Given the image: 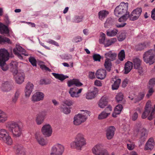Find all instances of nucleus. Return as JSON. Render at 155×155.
Listing matches in <instances>:
<instances>
[{
  "mask_svg": "<svg viewBox=\"0 0 155 155\" xmlns=\"http://www.w3.org/2000/svg\"><path fill=\"white\" fill-rule=\"evenodd\" d=\"M128 7V3L123 2L116 8L114 10V13L116 16L119 17L123 14L126 13L119 19V21L123 23L121 24H117L116 26L117 27H123L126 25V24L124 22L127 20L129 16V12H127Z\"/></svg>",
  "mask_w": 155,
  "mask_h": 155,
  "instance_id": "obj_1",
  "label": "nucleus"
},
{
  "mask_svg": "<svg viewBox=\"0 0 155 155\" xmlns=\"http://www.w3.org/2000/svg\"><path fill=\"white\" fill-rule=\"evenodd\" d=\"M86 144V140L84 135L79 133L76 135L75 140L70 143L71 147L78 150H81L82 148Z\"/></svg>",
  "mask_w": 155,
  "mask_h": 155,
  "instance_id": "obj_2",
  "label": "nucleus"
},
{
  "mask_svg": "<svg viewBox=\"0 0 155 155\" xmlns=\"http://www.w3.org/2000/svg\"><path fill=\"white\" fill-rule=\"evenodd\" d=\"M5 127L10 132H12L14 137H18L22 134L21 127L16 122H8L6 124Z\"/></svg>",
  "mask_w": 155,
  "mask_h": 155,
  "instance_id": "obj_3",
  "label": "nucleus"
},
{
  "mask_svg": "<svg viewBox=\"0 0 155 155\" xmlns=\"http://www.w3.org/2000/svg\"><path fill=\"white\" fill-rule=\"evenodd\" d=\"M81 111L84 112V113L76 115L74 117L73 123L75 125H80L85 122L87 119L88 115L90 113L89 111L86 110H81Z\"/></svg>",
  "mask_w": 155,
  "mask_h": 155,
  "instance_id": "obj_4",
  "label": "nucleus"
},
{
  "mask_svg": "<svg viewBox=\"0 0 155 155\" xmlns=\"http://www.w3.org/2000/svg\"><path fill=\"white\" fill-rule=\"evenodd\" d=\"M9 54L7 50L4 49H0V66L4 71H6L8 68L5 62L9 58Z\"/></svg>",
  "mask_w": 155,
  "mask_h": 155,
  "instance_id": "obj_5",
  "label": "nucleus"
},
{
  "mask_svg": "<svg viewBox=\"0 0 155 155\" xmlns=\"http://www.w3.org/2000/svg\"><path fill=\"white\" fill-rule=\"evenodd\" d=\"M154 106V108L151 107V102L150 101H148L147 102L145 108V111L142 115L143 119L146 118L148 116H149L148 117V119L150 120L152 119L154 114L155 105Z\"/></svg>",
  "mask_w": 155,
  "mask_h": 155,
  "instance_id": "obj_6",
  "label": "nucleus"
},
{
  "mask_svg": "<svg viewBox=\"0 0 155 155\" xmlns=\"http://www.w3.org/2000/svg\"><path fill=\"white\" fill-rule=\"evenodd\" d=\"M92 153L95 155H109L107 151L103 148V145L101 143H98L92 148Z\"/></svg>",
  "mask_w": 155,
  "mask_h": 155,
  "instance_id": "obj_7",
  "label": "nucleus"
},
{
  "mask_svg": "<svg viewBox=\"0 0 155 155\" xmlns=\"http://www.w3.org/2000/svg\"><path fill=\"white\" fill-rule=\"evenodd\" d=\"M143 59L147 64H153L155 62L153 51L150 50L145 52L143 55Z\"/></svg>",
  "mask_w": 155,
  "mask_h": 155,
  "instance_id": "obj_8",
  "label": "nucleus"
},
{
  "mask_svg": "<svg viewBox=\"0 0 155 155\" xmlns=\"http://www.w3.org/2000/svg\"><path fill=\"white\" fill-rule=\"evenodd\" d=\"M64 150V146L59 143H56L51 148L50 155H62Z\"/></svg>",
  "mask_w": 155,
  "mask_h": 155,
  "instance_id": "obj_9",
  "label": "nucleus"
},
{
  "mask_svg": "<svg viewBox=\"0 0 155 155\" xmlns=\"http://www.w3.org/2000/svg\"><path fill=\"white\" fill-rule=\"evenodd\" d=\"M34 136L36 141L41 146H46L48 144L47 140L42 135L40 132H36Z\"/></svg>",
  "mask_w": 155,
  "mask_h": 155,
  "instance_id": "obj_10",
  "label": "nucleus"
},
{
  "mask_svg": "<svg viewBox=\"0 0 155 155\" xmlns=\"http://www.w3.org/2000/svg\"><path fill=\"white\" fill-rule=\"evenodd\" d=\"M13 52L20 59H22V55H28L25 50L18 45H16L15 48L13 50Z\"/></svg>",
  "mask_w": 155,
  "mask_h": 155,
  "instance_id": "obj_11",
  "label": "nucleus"
},
{
  "mask_svg": "<svg viewBox=\"0 0 155 155\" xmlns=\"http://www.w3.org/2000/svg\"><path fill=\"white\" fill-rule=\"evenodd\" d=\"M41 132L45 137H48L51 135L52 129L50 124H46L42 127L41 129Z\"/></svg>",
  "mask_w": 155,
  "mask_h": 155,
  "instance_id": "obj_12",
  "label": "nucleus"
},
{
  "mask_svg": "<svg viewBox=\"0 0 155 155\" xmlns=\"http://www.w3.org/2000/svg\"><path fill=\"white\" fill-rule=\"evenodd\" d=\"M82 88L79 89L77 87H71L69 90V93L72 97L77 98L80 95Z\"/></svg>",
  "mask_w": 155,
  "mask_h": 155,
  "instance_id": "obj_13",
  "label": "nucleus"
},
{
  "mask_svg": "<svg viewBox=\"0 0 155 155\" xmlns=\"http://www.w3.org/2000/svg\"><path fill=\"white\" fill-rule=\"evenodd\" d=\"M14 78L15 81L18 84H21L24 81V74L22 72L15 71L14 72Z\"/></svg>",
  "mask_w": 155,
  "mask_h": 155,
  "instance_id": "obj_14",
  "label": "nucleus"
},
{
  "mask_svg": "<svg viewBox=\"0 0 155 155\" xmlns=\"http://www.w3.org/2000/svg\"><path fill=\"white\" fill-rule=\"evenodd\" d=\"M34 87L33 84L28 82L26 84L25 89V96L26 97H28L32 92Z\"/></svg>",
  "mask_w": 155,
  "mask_h": 155,
  "instance_id": "obj_15",
  "label": "nucleus"
},
{
  "mask_svg": "<svg viewBox=\"0 0 155 155\" xmlns=\"http://www.w3.org/2000/svg\"><path fill=\"white\" fill-rule=\"evenodd\" d=\"M98 92V89L97 88H94L92 91H89L85 94L86 99L91 100L94 98L97 95Z\"/></svg>",
  "mask_w": 155,
  "mask_h": 155,
  "instance_id": "obj_16",
  "label": "nucleus"
},
{
  "mask_svg": "<svg viewBox=\"0 0 155 155\" xmlns=\"http://www.w3.org/2000/svg\"><path fill=\"white\" fill-rule=\"evenodd\" d=\"M44 97V94L42 92H37L32 96L31 100L33 102H38L43 100Z\"/></svg>",
  "mask_w": 155,
  "mask_h": 155,
  "instance_id": "obj_17",
  "label": "nucleus"
},
{
  "mask_svg": "<svg viewBox=\"0 0 155 155\" xmlns=\"http://www.w3.org/2000/svg\"><path fill=\"white\" fill-rule=\"evenodd\" d=\"M112 84V88L113 90H117L119 87V85L121 82V80L115 77L112 78L110 81Z\"/></svg>",
  "mask_w": 155,
  "mask_h": 155,
  "instance_id": "obj_18",
  "label": "nucleus"
},
{
  "mask_svg": "<svg viewBox=\"0 0 155 155\" xmlns=\"http://www.w3.org/2000/svg\"><path fill=\"white\" fill-rule=\"evenodd\" d=\"M14 149L17 155H25V152L24 148L21 145L17 144L14 147Z\"/></svg>",
  "mask_w": 155,
  "mask_h": 155,
  "instance_id": "obj_19",
  "label": "nucleus"
},
{
  "mask_svg": "<svg viewBox=\"0 0 155 155\" xmlns=\"http://www.w3.org/2000/svg\"><path fill=\"white\" fill-rule=\"evenodd\" d=\"M1 88L2 91L4 92H8L12 89L11 83L8 81H3L2 82Z\"/></svg>",
  "mask_w": 155,
  "mask_h": 155,
  "instance_id": "obj_20",
  "label": "nucleus"
},
{
  "mask_svg": "<svg viewBox=\"0 0 155 155\" xmlns=\"http://www.w3.org/2000/svg\"><path fill=\"white\" fill-rule=\"evenodd\" d=\"M106 75V72L105 70L103 69H99L95 73L96 77L101 80L104 79Z\"/></svg>",
  "mask_w": 155,
  "mask_h": 155,
  "instance_id": "obj_21",
  "label": "nucleus"
},
{
  "mask_svg": "<svg viewBox=\"0 0 155 155\" xmlns=\"http://www.w3.org/2000/svg\"><path fill=\"white\" fill-rule=\"evenodd\" d=\"M108 101V97L106 96H103L98 102L99 107L102 108H104L107 105Z\"/></svg>",
  "mask_w": 155,
  "mask_h": 155,
  "instance_id": "obj_22",
  "label": "nucleus"
},
{
  "mask_svg": "<svg viewBox=\"0 0 155 155\" xmlns=\"http://www.w3.org/2000/svg\"><path fill=\"white\" fill-rule=\"evenodd\" d=\"M115 130V128L114 126L110 127L107 130L106 136L108 140L111 139L114 135V132Z\"/></svg>",
  "mask_w": 155,
  "mask_h": 155,
  "instance_id": "obj_23",
  "label": "nucleus"
},
{
  "mask_svg": "<svg viewBox=\"0 0 155 155\" xmlns=\"http://www.w3.org/2000/svg\"><path fill=\"white\" fill-rule=\"evenodd\" d=\"M154 145V140L152 138H150L146 143L144 149L145 150H152Z\"/></svg>",
  "mask_w": 155,
  "mask_h": 155,
  "instance_id": "obj_24",
  "label": "nucleus"
},
{
  "mask_svg": "<svg viewBox=\"0 0 155 155\" xmlns=\"http://www.w3.org/2000/svg\"><path fill=\"white\" fill-rule=\"evenodd\" d=\"M132 61L134 68L138 70L141 68V60L138 58H133Z\"/></svg>",
  "mask_w": 155,
  "mask_h": 155,
  "instance_id": "obj_25",
  "label": "nucleus"
},
{
  "mask_svg": "<svg viewBox=\"0 0 155 155\" xmlns=\"http://www.w3.org/2000/svg\"><path fill=\"white\" fill-rule=\"evenodd\" d=\"M8 115L5 112L0 109V123H3L7 120Z\"/></svg>",
  "mask_w": 155,
  "mask_h": 155,
  "instance_id": "obj_26",
  "label": "nucleus"
},
{
  "mask_svg": "<svg viewBox=\"0 0 155 155\" xmlns=\"http://www.w3.org/2000/svg\"><path fill=\"white\" fill-rule=\"evenodd\" d=\"M133 67L132 62L129 61L126 62L124 66L125 73L127 74L129 73L132 69Z\"/></svg>",
  "mask_w": 155,
  "mask_h": 155,
  "instance_id": "obj_27",
  "label": "nucleus"
},
{
  "mask_svg": "<svg viewBox=\"0 0 155 155\" xmlns=\"http://www.w3.org/2000/svg\"><path fill=\"white\" fill-rule=\"evenodd\" d=\"M123 109V107L121 104L117 105L114 109V111L113 113L112 116L114 117H117V115L120 114Z\"/></svg>",
  "mask_w": 155,
  "mask_h": 155,
  "instance_id": "obj_28",
  "label": "nucleus"
},
{
  "mask_svg": "<svg viewBox=\"0 0 155 155\" xmlns=\"http://www.w3.org/2000/svg\"><path fill=\"white\" fill-rule=\"evenodd\" d=\"M109 14V12L106 10H101L98 13L99 18L101 20H103Z\"/></svg>",
  "mask_w": 155,
  "mask_h": 155,
  "instance_id": "obj_29",
  "label": "nucleus"
},
{
  "mask_svg": "<svg viewBox=\"0 0 155 155\" xmlns=\"http://www.w3.org/2000/svg\"><path fill=\"white\" fill-rule=\"evenodd\" d=\"M68 84L69 87L73 85H75L77 86H81L82 85V84L80 83L78 80L76 79H73L68 81Z\"/></svg>",
  "mask_w": 155,
  "mask_h": 155,
  "instance_id": "obj_30",
  "label": "nucleus"
},
{
  "mask_svg": "<svg viewBox=\"0 0 155 155\" xmlns=\"http://www.w3.org/2000/svg\"><path fill=\"white\" fill-rule=\"evenodd\" d=\"M4 143L8 146H11L13 143V141L10 134L2 140Z\"/></svg>",
  "mask_w": 155,
  "mask_h": 155,
  "instance_id": "obj_31",
  "label": "nucleus"
},
{
  "mask_svg": "<svg viewBox=\"0 0 155 155\" xmlns=\"http://www.w3.org/2000/svg\"><path fill=\"white\" fill-rule=\"evenodd\" d=\"M9 134V132L7 130L4 128L0 129V140H2Z\"/></svg>",
  "mask_w": 155,
  "mask_h": 155,
  "instance_id": "obj_32",
  "label": "nucleus"
},
{
  "mask_svg": "<svg viewBox=\"0 0 155 155\" xmlns=\"http://www.w3.org/2000/svg\"><path fill=\"white\" fill-rule=\"evenodd\" d=\"M104 55L106 58H109L112 61L115 60L117 56V54L111 51H110L108 52L105 53Z\"/></svg>",
  "mask_w": 155,
  "mask_h": 155,
  "instance_id": "obj_33",
  "label": "nucleus"
},
{
  "mask_svg": "<svg viewBox=\"0 0 155 155\" xmlns=\"http://www.w3.org/2000/svg\"><path fill=\"white\" fill-rule=\"evenodd\" d=\"M0 33L2 34H8L9 30L7 26L0 22Z\"/></svg>",
  "mask_w": 155,
  "mask_h": 155,
  "instance_id": "obj_34",
  "label": "nucleus"
},
{
  "mask_svg": "<svg viewBox=\"0 0 155 155\" xmlns=\"http://www.w3.org/2000/svg\"><path fill=\"white\" fill-rule=\"evenodd\" d=\"M111 66L110 60L109 58H106L104 63V66L105 68L108 71H110V70Z\"/></svg>",
  "mask_w": 155,
  "mask_h": 155,
  "instance_id": "obj_35",
  "label": "nucleus"
},
{
  "mask_svg": "<svg viewBox=\"0 0 155 155\" xmlns=\"http://www.w3.org/2000/svg\"><path fill=\"white\" fill-rule=\"evenodd\" d=\"M52 74L55 78L61 81H63L65 79L68 78V76L64 75L63 74H61L55 73H53Z\"/></svg>",
  "mask_w": 155,
  "mask_h": 155,
  "instance_id": "obj_36",
  "label": "nucleus"
},
{
  "mask_svg": "<svg viewBox=\"0 0 155 155\" xmlns=\"http://www.w3.org/2000/svg\"><path fill=\"white\" fill-rule=\"evenodd\" d=\"M110 114V112H106L105 111L101 112L98 115V118L102 120L106 118Z\"/></svg>",
  "mask_w": 155,
  "mask_h": 155,
  "instance_id": "obj_37",
  "label": "nucleus"
},
{
  "mask_svg": "<svg viewBox=\"0 0 155 155\" xmlns=\"http://www.w3.org/2000/svg\"><path fill=\"white\" fill-rule=\"evenodd\" d=\"M10 44L11 41L8 38L0 35V44H2L5 43Z\"/></svg>",
  "mask_w": 155,
  "mask_h": 155,
  "instance_id": "obj_38",
  "label": "nucleus"
},
{
  "mask_svg": "<svg viewBox=\"0 0 155 155\" xmlns=\"http://www.w3.org/2000/svg\"><path fill=\"white\" fill-rule=\"evenodd\" d=\"M118 31V30L117 29H114L110 31H107L106 34L107 36L112 37L115 36Z\"/></svg>",
  "mask_w": 155,
  "mask_h": 155,
  "instance_id": "obj_39",
  "label": "nucleus"
},
{
  "mask_svg": "<svg viewBox=\"0 0 155 155\" xmlns=\"http://www.w3.org/2000/svg\"><path fill=\"white\" fill-rule=\"evenodd\" d=\"M61 110L63 113L66 114H69L71 112L70 108L64 104L62 105L61 107Z\"/></svg>",
  "mask_w": 155,
  "mask_h": 155,
  "instance_id": "obj_40",
  "label": "nucleus"
},
{
  "mask_svg": "<svg viewBox=\"0 0 155 155\" xmlns=\"http://www.w3.org/2000/svg\"><path fill=\"white\" fill-rule=\"evenodd\" d=\"M112 19L109 18L107 19L105 22L104 24V26L105 28H109L112 24Z\"/></svg>",
  "mask_w": 155,
  "mask_h": 155,
  "instance_id": "obj_41",
  "label": "nucleus"
},
{
  "mask_svg": "<svg viewBox=\"0 0 155 155\" xmlns=\"http://www.w3.org/2000/svg\"><path fill=\"white\" fill-rule=\"evenodd\" d=\"M126 33L124 31H121L119 34L118 39L120 41H122L124 40L126 38Z\"/></svg>",
  "mask_w": 155,
  "mask_h": 155,
  "instance_id": "obj_42",
  "label": "nucleus"
},
{
  "mask_svg": "<svg viewBox=\"0 0 155 155\" xmlns=\"http://www.w3.org/2000/svg\"><path fill=\"white\" fill-rule=\"evenodd\" d=\"M38 65L40 66V68L43 70L46 71H50V69L48 67H47L44 64V63L42 61H39L38 63Z\"/></svg>",
  "mask_w": 155,
  "mask_h": 155,
  "instance_id": "obj_43",
  "label": "nucleus"
},
{
  "mask_svg": "<svg viewBox=\"0 0 155 155\" xmlns=\"http://www.w3.org/2000/svg\"><path fill=\"white\" fill-rule=\"evenodd\" d=\"M119 59L121 61H123L125 58V52L124 50H121L118 54Z\"/></svg>",
  "mask_w": 155,
  "mask_h": 155,
  "instance_id": "obj_44",
  "label": "nucleus"
},
{
  "mask_svg": "<svg viewBox=\"0 0 155 155\" xmlns=\"http://www.w3.org/2000/svg\"><path fill=\"white\" fill-rule=\"evenodd\" d=\"M141 139L144 141L147 136V131L146 129L143 128L141 130Z\"/></svg>",
  "mask_w": 155,
  "mask_h": 155,
  "instance_id": "obj_45",
  "label": "nucleus"
},
{
  "mask_svg": "<svg viewBox=\"0 0 155 155\" xmlns=\"http://www.w3.org/2000/svg\"><path fill=\"white\" fill-rule=\"evenodd\" d=\"M146 46V43H143L139 44L136 46V48L138 50H141L145 48Z\"/></svg>",
  "mask_w": 155,
  "mask_h": 155,
  "instance_id": "obj_46",
  "label": "nucleus"
},
{
  "mask_svg": "<svg viewBox=\"0 0 155 155\" xmlns=\"http://www.w3.org/2000/svg\"><path fill=\"white\" fill-rule=\"evenodd\" d=\"M134 12H132L130 15H129L128 18L131 21H134L137 20L139 17L134 13Z\"/></svg>",
  "mask_w": 155,
  "mask_h": 155,
  "instance_id": "obj_47",
  "label": "nucleus"
},
{
  "mask_svg": "<svg viewBox=\"0 0 155 155\" xmlns=\"http://www.w3.org/2000/svg\"><path fill=\"white\" fill-rule=\"evenodd\" d=\"M124 97V96L122 93H120L117 94L116 97V99L117 102L122 101Z\"/></svg>",
  "mask_w": 155,
  "mask_h": 155,
  "instance_id": "obj_48",
  "label": "nucleus"
},
{
  "mask_svg": "<svg viewBox=\"0 0 155 155\" xmlns=\"http://www.w3.org/2000/svg\"><path fill=\"white\" fill-rule=\"evenodd\" d=\"M36 120L37 124L38 125H40L43 122L44 119L41 116L38 115L37 117Z\"/></svg>",
  "mask_w": 155,
  "mask_h": 155,
  "instance_id": "obj_49",
  "label": "nucleus"
},
{
  "mask_svg": "<svg viewBox=\"0 0 155 155\" xmlns=\"http://www.w3.org/2000/svg\"><path fill=\"white\" fill-rule=\"evenodd\" d=\"M105 34L102 32L100 33V36L99 39V42L101 43H104L105 39Z\"/></svg>",
  "mask_w": 155,
  "mask_h": 155,
  "instance_id": "obj_50",
  "label": "nucleus"
},
{
  "mask_svg": "<svg viewBox=\"0 0 155 155\" xmlns=\"http://www.w3.org/2000/svg\"><path fill=\"white\" fill-rule=\"evenodd\" d=\"M145 94V93L144 92L140 93L136 98V101L135 102H138L142 100L144 97Z\"/></svg>",
  "mask_w": 155,
  "mask_h": 155,
  "instance_id": "obj_51",
  "label": "nucleus"
},
{
  "mask_svg": "<svg viewBox=\"0 0 155 155\" xmlns=\"http://www.w3.org/2000/svg\"><path fill=\"white\" fill-rule=\"evenodd\" d=\"M132 12H134V13L135 15L139 17L142 12V9L140 8H137L133 10Z\"/></svg>",
  "mask_w": 155,
  "mask_h": 155,
  "instance_id": "obj_52",
  "label": "nucleus"
},
{
  "mask_svg": "<svg viewBox=\"0 0 155 155\" xmlns=\"http://www.w3.org/2000/svg\"><path fill=\"white\" fill-rule=\"evenodd\" d=\"M63 103L64 104L66 105L69 106L72 105L73 104V101L69 99L65 100L63 102Z\"/></svg>",
  "mask_w": 155,
  "mask_h": 155,
  "instance_id": "obj_53",
  "label": "nucleus"
},
{
  "mask_svg": "<svg viewBox=\"0 0 155 155\" xmlns=\"http://www.w3.org/2000/svg\"><path fill=\"white\" fill-rule=\"evenodd\" d=\"M149 90L148 91V93L147 95V96L148 97L151 96L154 91V90L153 89L152 87H151L150 86H149Z\"/></svg>",
  "mask_w": 155,
  "mask_h": 155,
  "instance_id": "obj_54",
  "label": "nucleus"
},
{
  "mask_svg": "<svg viewBox=\"0 0 155 155\" xmlns=\"http://www.w3.org/2000/svg\"><path fill=\"white\" fill-rule=\"evenodd\" d=\"M29 61L33 66H36V61L33 57H30Z\"/></svg>",
  "mask_w": 155,
  "mask_h": 155,
  "instance_id": "obj_55",
  "label": "nucleus"
},
{
  "mask_svg": "<svg viewBox=\"0 0 155 155\" xmlns=\"http://www.w3.org/2000/svg\"><path fill=\"white\" fill-rule=\"evenodd\" d=\"M82 17L81 16H76L74 18L73 21L75 22H79L81 21Z\"/></svg>",
  "mask_w": 155,
  "mask_h": 155,
  "instance_id": "obj_56",
  "label": "nucleus"
},
{
  "mask_svg": "<svg viewBox=\"0 0 155 155\" xmlns=\"http://www.w3.org/2000/svg\"><path fill=\"white\" fill-rule=\"evenodd\" d=\"M127 149L130 150H133L134 148L135 145L134 143H127Z\"/></svg>",
  "mask_w": 155,
  "mask_h": 155,
  "instance_id": "obj_57",
  "label": "nucleus"
},
{
  "mask_svg": "<svg viewBox=\"0 0 155 155\" xmlns=\"http://www.w3.org/2000/svg\"><path fill=\"white\" fill-rule=\"evenodd\" d=\"M94 59L96 61H100L101 57L100 55L98 54H94L93 56Z\"/></svg>",
  "mask_w": 155,
  "mask_h": 155,
  "instance_id": "obj_58",
  "label": "nucleus"
},
{
  "mask_svg": "<svg viewBox=\"0 0 155 155\" xmlns=\"http://www.w3.org/2000/svg\"><path fill=\"white\" fill-rule=\"evenodd\" d=\"M138 118V114L137 113L135 112L132 115L131 117V119L133 120H135Z\"/></svg>",
  "mask_w": 155,
  "mask_h": 155,
  "instance_id": "obj_59",
  "label": "nucleus"
},
{
  "mask_svg": "<svg viewBox=\"0 0 155 155\" xmlns=\"http://www.w3.org/2000/svg\"><path fill=\"white\" fill-rule=\"evenodd\" d=\"M88 77L91 79H94L95 78V73L94 72L90 71L88 73Z\"/></svg>",
  "mask_w": 155,
  "mask_h": 155,
  "instance_id": "obj_60",
  "label": "nucleus"
},
{
  "mask_svg": "<svg viewBox=\"0 0 155 155\" xmlns=\"http://www.w3.org/2000/svg\"><path fill=\"white\" fill-rule=\"evenodd\" d=\"M110 41V40H108L105 41L104 43L105 46L106 47H108L112 44Z\"/></svg>",
  "mask_w": 155,
  "mask_h": 155,
  "instance_id": "obj_61",
  "label": "nucleus"
},
{
  "mask_svg": "<svg viewBox=\"0 0 155 155\" xmlns=\"http://www.w3.org/2000/svg\"><path fill=\"white\" fill-rule=\"evenodd\" d=\"M149 86L151 87H153L155 85V79L153 78L150 80L149 82Z\"/></svg>",
  "mask_w": 155,
  "mask_h": 155,
  "instance_id": "obj_62",
  "label": "nucleus"
},
{
  "mask_svg": "<svg viewBox=\"0 0 155 155\" xmlns=\"http://www.w3.org/2000/svg\"><path fill=\"white\" fill-rule=\"evenodd\" d=\"M94 84L95 85L97 86H101L102 85L101 81L97 80L95 81L94 82Z\"/></svg>",
  "mask_w": 155,
  "mask_h": 155,
  "instance_id": "obj_63",
  "label": "nucleus"
},
{
  "mask_svg": "<svg viewBox=\"0 0 155 155\" xmlns=\"http://www.w3.org/2000/svg\"><path fill=\"white\" fill-rule=\"evenodd\" d=\"M112 110V107L110 105H108L105 109V111L107 112H110Z\"/></svg>",
  "mask_w": 155,
  "mask_h": 155,
  "instance_id": "obj_64",
  "label": "nucleus"
}]
</instances>
